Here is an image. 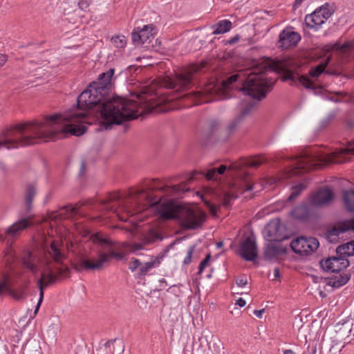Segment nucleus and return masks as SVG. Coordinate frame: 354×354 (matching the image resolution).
Instances as JSON below:
<instances>
[{
	"label": "nucleus",
	"instance_id": "3c124183",
	"mask_svg": "<svg viewBox=\"0 0 354 354\" xmlns=\"http://www.w3.org/2000/svg\"><path fill=\"white\" fill-rule=\"evenodd\" d=\"M10 294L12 296V297L14 299H15L16 300H21L24 297V293H22V292H17L16 291H12Z\"/></svg>",
	"mask_w": 354,
	"mask_h": 354
},
{
	"label": "nucleus",
	"instance_id": "f704fd0d",
	"mask_svg": "<svg viewBox=\"0 0 354 354\" xmlns=\"http://www.w3.org/2000/svg\"><path fill=\"white\" fill-rule=\"evenodd\" d=\"M349 280V277L346 275L340 274L339 277H336L333 281H330V284L334 288H339L344 286Z\"/></svg>",
	"mask_w": 354,
	"mask_h": 354
},
{
	"label": "nucleus",
	"instance_id": "f03ea898",
	"mask_svg": "<svg viewBox=\"0 0 354 354\" xmlns=\"http://www.w3.org/2000/svg\"><path fill=\"white\" fill-rule=\"evenodd\" d=\"M102 205L106 210L116 214L124 222L129 216L151 209L164 220L178 219L180 224L187 230L200 227L206 216L205 213L199 209L183 207L174 201L158 200L149 192L144 189L131 193L125 198H122L119 194H112L102 201Z\"/></svg>",
	"mask_w": 354,
	"mask_h": 354
},
{
	"label": "nucleus",
	"instance_id": "1a4fd4ad",
	"mask_svg": "<svg viewBox=\"0 0 354 354\" xmlns=\"http://www.w3.org/2000/svg\"><path fill=\"white\" fill-rule=\"evenodd\" d=\"M198 70L197 66H193L182 74L176 75L169 82L168 87L176 91H185L191 87L194 82V73Z\"/></svg>",
	"mask_w": 354,
	"mask_h": 354
},
{
	"label": "nucleus",
	"instance_id": "ddd939ff",
	"mask_svg": "<svg viewBox=\"0 0 354 354\" xmlns=\"http://www.w3.org/2000/svg\"><path fill=\"white\" fill-rule=\"evenodd\" d=\"M301 40V36L290 28L283 30L279 34V47L287 49L295 46Z\"/></svg>",
	"mask_w": 354,
	"mask_h": 354
},
{
	"label": "nucleus",
	"instance_id": "7ed1b4c3",
	"mask_svg": "<svg viewBox=\"0 0 354 354\" xmlns=\"http://www.w3.org/2000/svg\"><path fill=\"white\" fill-rule=\"evenodd\" d=\"M59 241H52L50 246H46L44 251L39 254H35L30 251L24 253L21 261L24 266L33 274L40 273L37 281L39 288V298L35 310L37 313L44 298V290L46 287L54 283L58 277H65L68 273V269L64 266H55L51 259L55 263L59 264L64 259V254L61 252Z\"/></svg>",
	"mask_w": 354,
	"mask_h": 354
},
{
	"label": "nucleus",
	"instance_id": "a18cd8bd",
	"mask_svg": "<svg viewBox=\"0 0 354 354\" xmlns=\"http://www.w3.org/2000/svg\"><path fill=\"white\" fill-rule=\"evenodd\" d=\"M262 162L259 159H250L245 164L252 167H258L261 165Z\"/></svg>",
	"mask_w": 354,
	"mask_h": 354
},
{
	"label": "nucleus",
	"instance_id": "09e8293b",
	"mask_svg": "<svg viewBox=\"0 0 354 354\" xmlns=\"http://www.w3.org/2000/svg\"><path fill=\"white\" fill-rule=\"evenodd\" d=\"M201 198H203V200L204 201V202L205 203L207 206L209 207L210 212L212 214H216V212L217 211V207L215 205L211 204L209 201H205L202 196H201Z\"/></svg>",
	"mask_w": 354,
	"mask_h": 354
},
{
	"label": "nucleus",
	"instance_id": "79ce46f5",
	"mask_svg": "<svg viewBox=\"0 0 354 354\" xmlns=\"http://www.w3.org/2000/svg\"><path fill=\"white\" fill-rule=\"evenodd\" d=\"M236 197H237V196L234 195V194H231V193L225 194L224 198H223V205H225V206L229 205L230 203V201Z\"/></svg>",
	"mask_w": 354,
	"mask_h": 354
},
{
	"label": "nucleus",
	"instance_id": "6e6552de",
	"mask_svg": "<svg viewBox=\"0 0 354 354\" xmlns=\"http://www.w3.org/2000/svg\"><path fill=\"white\" fill-rule=\"evenodd\" d=\"M220 89L221 86L212 82L205 84L201 90L191 92L185 96H190L196 103H206L216 100Z\"/></svg>",
	"mask_w": 354,
	"mask_h": 354
},
{
	"label": "nucleus",
	"instance_id": "e433bc0d",
	"mask_svg": "<svg viewBox=\"0 0 354 354\" xmlns=\"http://www.w3.org/2000/svg\"><path fill=\"white\" fill-rule=\"evenodd\" d=\"M325 66L324 64H320L311 68L309 71V75L314 78L318 77L324 71Z\"/></svg>",
	"mask_w": 354,
	"mask_h": 354
},
{
	"label": "nucleus",
	"instance_id": "393cba45",
	"mask_svg": "<svg viewBox=\"0 0 354 354\" xmlns=\"http://www.w3.org/2000/svg\"><path fill=\"white\" fill-rule=\"evenodd\" d=\"M232 22L229 20H221L214 26L212 28L214 30L213 35L223 34L230 30L232 28Z\"/></svg>",
	"mask_w": 354,
	"mask_h": 354
},
{
	"label": "nucleus",
	"instance_id": "b1692460",
	"mask_svg": "<svg viewBox=\"0 0 354 354\" xmlns=\"http://www.w3.org/2000/svg\"><path fill=\"white\" fill-rule=\"evenodd\" d=\"M290 215L292 218L297 220H304L308 215V208L307 205L301 204L295 207L291 212Z\"/></svg>",
	"mask_w": 354,
	"mask_h": 354
},
{
	"label": "nucleus",
	"instance_id": "6e6d98bb",
	"mask_svg": "<svg viewBox=\"0 0 354 354\" xmlns=\"http://www.w3.org/2000/svg\"><path fill=\"white\" fill-rule=\"evenodd\" d=\"M265 312V309H261V310H255L254 311V314L257 317L261 318L263 315V314Z\"/></svg>",
	"mask_w": 354,
	"mask_h": 354
},
{
	"label": "nucleus",
	"instance_id": "9d476101",
	"mask_svg": "<svg viewBox=\"0 0 354 354\" xmlns=\"http://www.w3.org/2000/svg\"><path fill=\"white\" fill-rule=\"evenodd\" d=\"M239 254L243 259L249 261H253L257 258V246L253 236L247 237L241 242Z\"/></svg>",
	"mask_w": 354,
	"mask_h": 354
},
{
	"label": "nucleus",
	"instance_id": "2f4dec72",
	"mask_svg": "<svg viewBox=\"0 0 354 354\" xmlns=\"http://www.w3.org/2000/svg\"><path fill=\"white\" fill-rule=\"evenodd\" d=\"M279 253V250L275 244H270L265 250V257L268 259L277 257Z\"/></svg>",
	"mask_w": 354,
	"mask_h": 354
},
{
	"label": "nucleus",
	"instance_id": "a19ab883",
	"mask_svg": "<svg viewBox=\"0 0 354 354\" xmlns=\"http://www.w3.org/2000/svg\"><path fill=\"white\" fill-rule=\"evenodd\" d=\"M238 78V75H233L230 76L225 82H223L222 87L224 88H228L230 84L237 81Z\"/></svg>",
	"mask_w": 354,
	"mask_h": 354
},
{
	"label": "nucleus",
	"instance_id": "c85d7f7f",
	"mask_svg": "<svg viewBox=\"0 0 354 354\" xmlns=\"http://www.w3.org/2000/svg\"><path fill=\"white\" fill-rule=\"evenodd\" d=\"M225 165H221L218 169L212 168L209 169L206 173L204 174L205 176L208 180H216L217 176L219 174H223L226 170Z\"/></svg>",
	"mask_w": 354,
	"mask_h": 354
},
{
	"label": "nucleus",
	"instance_id": "603ef678",
	"mask_svg": "<svg viewBox=\"0 0 354 354\" xmlns=\"http://www.w3.org/2000/svg\"><path fill=\"white\" fill-rule=\"evenodd\" d=\"M220 126L221 123L218 120H212L210 123V127L213 131L218 129Z\"/></svg>",
	"mask_w": 354,
	"mask_h": 354
},
{
	"label": "nucleus",
	"instance_id": "bb28decb",
	"mask_svg": "<svg viewBox=\"0 0 354 354\" xmlns=\"http://www.w3.org/2000/svg\"><path fill=\"white\" fill-rule=\"evenodd\" d=\"M343 201L346 209L354 213V190H347L343 193Z\"/></svg>",
	"mask_w": 354,
	"mask_h": 354
},
{
	"label": "nucleus",
	"instance_id": "4be33fe9",
	"mask_svg": "<svg viewBox=\"0 0 354 354\" xmlns=\"http://www.w3.org/2000/svg\"><path fill=\"white\" fill-rule=\"evenodd\" d=\"M116 346L120 353L124 352V346L122 342H117L116 340H109L99 348L97 354H113Z\"/></svg>",
	"mask_w": 354,
	"mask_h": 354
},
{
	"label": "nucleus",
	"instance_id": "2eb2a0df",
	"mask_svg": "<svg viewBox=\"0 0 354 354\" xmlns=\"http://www.w3.org/2000/svg\"><path fill=\"white\" fill-rule=\"evenodd\" d=\"M334 198L331 189L324 187L319 189L310 198L311 203L315 206H323L329 204Z\"/></svg>",
	"mask_w": 354,
	"mask_h": 354
},
{
	"label": "nucleus",
	"instance_id": "5fc2aeb1",
	"mask_svg": "<svg viewBox=\"0 0 354 354\" xmlns=\"http://www.w3.org/2000/svg\"><path fill=\"white\" fill-rule=\"evenodd\" d=\"M7 290H8V285L7 282L3 281L0 283V295Z\"/></svg>",
	"mask_w": 354,
	"mask_h": 354
},
{
	"label": "nucleus",
	"instance_id": "a878e982",
	"mask_svg": "<svg viewBox=\"0 0 354 354\" xmlns=\"http://www.w3.org/2000/svg\"><path fill=\"white\" fill-rule=\"evenodd\" d=\"M161 259V257H153L151 261L146 262L144 265H142L139 270L140 275H146L150 270L158 267L160 264Z\"/></svg>",
	"mask_w": 354,
	"mask_h": 354
},
{
	"label": "nucleus",
	"instance_id": "cd10ccee",
	"mask_svg": "<svg viewBox=\"0 0 354 354\" xmlns=\"http://www.w3.org/2000/svg\"><path fill=\"white\" fill-rule=\"evenodd\" d=\"M253 185L251 184V181L247 174H244L243 179L240 180L237 184V192L239 194H243L245 192L252 190Z\"/></svg>",
	"mask_w": 354,
	"mask_h": 354
},
{
	"label": "nucleus",
	"instance_id": "c9c22d12",
	"mask_svg": "<svg viewBox=\"0 0 354 354\" xmlns=\"http://www.w3.org/2000/svg\"><path fill=\"white\" fill-rule=\"evenodd\" d=\"M111 41L114 46L118 48H124L127 44L126 39L124 36L122 35L113 37L111 38Z\"/></svg>",
	"mask_w": 354,
	"mask_h": 354
},
{
	"label": "nucleus",
	"instance_id": "de8ad7c7",
	"mask_svg": "<svg viewBox=\"0 0 354 354\" xmlns=\"http://www.w3.org/2000/svg\"><path fill=\"white\" fill-rule=\"evenodd\" d=\"M236 283L239 287H243L248 283V280L245 277H241L236 280Z\"/></svg>",
	"mask_w": 354,
	"mask_h": 354
},
{
	"label": "nucleus",
	"instance_id": "680f3d73",
	"mask_svg": "<svg viewBox=\"0 0 354 354\" xmlns=\"http://www.w3.org/2000/svg\"><path fill=\"white\" fill-rule=\"evenodd\" d=\"M86 169V164L84 161H82L81 162V168H80V172L81 174H83Z\"/></svg>",
	"mask_w": 354,
	"mask_h": 354
},
{
	"label": "nucleus",
	"instance_id": "5701e85b",
	"mask_svg": "<svg viewBox=\"0 0 354 354\" xmlns=\"http://www.w3.org/2000/svg\"><path fill=\"white\" fill-rule=\"evenodd\" d=\"M324 23L325 21L316 10L305 17V24L307 27L310 28L318 29Z\"/></svg>",
	"mask_w": 354,
	"mask_h": 354
},
{
	"label": "nucleus",
	"instance_id": "a211bd4d",
	"mask_svg": "<svg viewBox=\"0 0 354 354\" xmlns=\"http://www.w3.org/2000/svg\"><path fill=\"white\" fill-rule=\"evenodd\" d=\"M79 205L72 206L71 205H66L60 208L57 212L54 213L52 218L54 219H65L73 218L77 216L79 213Z\"/></svg>",
	"mask_w": 354,
	"mask_h": 354
},
{
	"label": "nucleus",
	"instance_id": "39448f33",
	"mask_svg": "<svg viewBox=\"0 0 354 354\" xmlns=\"http://www.w3.org/2000/svg\"><path fill=\"white\" fill-rule=\"evenodd\" d=\"M346 155L354 156V147L335 149L330 153L309 155L295 160L294 167L290 169L286 175L287 178L300 175L301 173L313 169L322 167L329 163H343L348 160Z\"/></svg>",
	"mask_w": 354,
	"mask_h": 354
},
{
	"label": "nucleus",
	"instance_id": "c756f323",
	"mask_svg": "<svg viewBox=\"0 0 354 354\" xmlns=\"http://www.w3.org/2000/svg\"><path fill=\"white\" fill-rule=\"evenodd\" d=\"M36 194V189L33 185H28L26 188L25 200L28 210L30 209L33 198Z\"/></svg>",
	"mask_w": 354,
	"mask_h": 354
},
{
	"label": "nucleus",
	"instance_id": "bf43d9fd",
	"mask_svg": "<svg viewBox=\"0 0 354 354\" xmlns=\"http://www.w3.org/2000/svg\"><path fill=\"white\" fill-rule=\"evenodd\" d=\"M7 57L4 54H0V64L3 65L6 62Z\"/></svg>",
	"mask_w": 354,
	"mask_h": 354
},
{
	"label": "nucleus",
	"instance_id": "4c0bfd02",
	"mask_svg": "<svg viewBox=\"0 0 354 354\" xmlns=\"http://www.w3.org/2000/svg\"><path fill=\"white\" fill-rule=\"evenodd\" d=\"M171 192L179 194L180 192H186L189 191V188L185 187V185L180 184L174 185L169 188Z\"/></svg>",
	"mask_w": 354,
	"mask_h": 354
},
{
	"label": "nucleus",
	"instance_id": "ea45409f",
	"mask_svg": "<svg viewBox=\"0 0 354 354\" xmlns=\"http://www.w3.org/2000/svg\"><path fill=\"white\" fill-rule=\"evenodd\" d=\"M142 263L140 260L136 259H132V261L129 263V268L132 271H135L138 268H140Z\"/></svg>",
	"mask_w": 354,
	"mask_h": 354
},
{
	"label": "nucleus",
	"instance_id": "6ab92c4d",
	"mask_svg": "<svg viewBox=\"0 0 354 354\" xmlns=\"http://www.w3.org/2000/svg\"><path fill=\"white\" fill-rule=\"evenodd\" d=\"M32 225V221L30 218H24L15 223H13L6 231V234L10 237H14L19 235L21 231L26 229Z\"/></svg>",
	"mask_w": 354,
	"mask_h": 354
},
{
	"label": "nucleus",
	"instance_id": "c03bdc74",
	"mask_svg": "<svg viewBox=\"0 0 354 354\" xmlns=\"http://www.w3.org/2000/svg\"><path fill=\"white\" fill-rule=\"evenodd\" d=\"M194 250V246H190L187 250V254L186 257L184 259L183 263L186 265L190 263L192 260V257Z\"/></svg>",
	"mask_w": 354,
	"mask_h": 354
},
{
	"label": "nucleus",
	"instance_id": "4d7b16f0",
	"mask_svg": "<svg viewBox=\"0 0 354 354\" xmlns=\"http://www.w3.org/2000/svg\"><path fill=\"white\" fill-rule=\"evenodd\" d=\"M236 305L239 306L240 307H243L245 306L246 302L243 298H239L236 300Z\"/></svg>",
	"mask_w": 354,
	"mask_h": 354
},
{
	"label": "nucleus",
	"instance_id": "0eeeda50",
	"mask_svg": "<svg viewBox=\"0 0 354 354\" xmlns=\"http://www.w3.org/2000/svg\"><path fill=\"white\" fill-rule=\"evenodd\" d=\"M319 245L318 240L314 237H297L290 243L292 250L301 256L312 254L318 248Z\"/></svg>",
	"mask_w": 354,
	"mask_h": 354
},
{
	"label": "nucleus",
	"instance_id": "0e129e2a",
	"mask_svg": "<svg viewBox=\"0 0 354 354\" xmlns=\"http://www.w3.org/2000/svg\"><path fill=\"white\" fill-rule=\"evenodd\" d=\"M151 189H163V188H158L156 187H154L153 185L151 186Z\"/></svg>",
	"mask_w": 354,
	"mask_h": 354
},
{
	"label": "nucleus",
	"instance_id": "aec40b11",
	"mask_svg": "<svg viewBox=\"0 0 354 354\" xmlns=\"http://www.w3.org/2000/svg\"><path fill=\"white\" fill-rule=\"evenodd\" d=\"M283 80H291L293 82L297 81L307 88H314L313 82L307 75H300L299 74H295L290 70L285 71Z\"/></svg>",
	"mask_w": 354,
	"mask_h": 354
},
{
	"label": "nucleus",
	"instance_id": "49530a36",
	"mask_svg": "<svg viewBox=\"0 0 354 354\" xmlns=\"http://www.w3.org/2000/svg\"><path fill=\"white\" fill-rule=\"evenodd\" d=\"M90 3L89 0H80L78 6L82 10L86 11L90 6Z\"/></svg>",
	"mask_w": 354,
	"mask_h": 354
},
{
	"label": "nucleus",
	"instance_id": "13d9d810",
	"mask_svg": "<svg viewBox=\"0 0 354 354\" xmlns=\"http://www.w3.org/2000/svg\"><path fill=\"white\" fill-rule=\"evenodd\" d=\"M280 278V271L278 268H275L274 270V278L272 280L279 279Z\"/></svg>",
	"mask_w": 354,
	"mask_h": 354
},
{
	"label": "nucleus",
	"instance_id": "774afa93",
	"mask_svg": "<svg viewBox=\"0 0 354 354\" xmlns=\"http://www.w3.org/2000/svg\"><path fill=\"white\" fill-rule=\"evenodd\" d=\"M207 277H208V278H210V277H211V274H209L207 275Z\"/></svg>",
	"mask_w": 354,
	"mask_h": 354
},
{
	"label": "nucleus",
	"instance_id": "9b49d317",
	"mask_svg": "<svg viewBox=\"0 0 354 354\" xmlns=\"http://www.w3.org/2000/svg\"><path fill=\"white\" fill-rule=\"evenodd\" d=\"M156 31L153 25H146L142 28H137L131 33L132 41L136 44H143L150 42L154 37Z\"/></svg>",
	"mask_w": 354,
	"mask_h": 354
},
{
	"label": "nucleus",
	"instance_id": "8fccbe9b",
	"mask_svg": "<svg viewBox=\"0 0 354 354\" xmlns=\"http://www.w3.org/2000/svg\"><path fill=\"white\" fill-rule=\"evenodd\" d=\"M14 253L11 249L8 250L7 254H6V261L8 263H12L14 260Z\"/></svg>",
	"mask_w": 354,
	"mask_h": 354
},
{
	"label": "nucleus",
	"instance_id": "412c9836",
	"mask_svg": "<svg viewBox=\"0 0 354 354\" xmlns=\"http://www.w3.org/2000/svg\"><path fill=\"white\" fill-rule=\"evenodd\" d=\"M337 333L339 338L346 339L351 335L354 336V319H348L342 324H337Z\"/></svg>",
	"mask_w": 354,
	"mask_h": 354
},
{
	"label": "nucleus",
	"instance_id": "473e14b6",
	"mask_svg": "<svg viewBox=\"0 0 354 354\" xmlns=\"http://www.w3.org/2000/svg\"><path fill=\"white\" fill-rule=\"evenodd\" d=\"M315 10L317 11V13L321 15L322 19H323L324 21H326L332 15V11L329 8L328 3L324 4Z\"/></svg>",
	"mask_w": 354,
	"mask_h": 354
},
{
	"label": "nucleus",
	"instance_id": "e2e57ef3",
	"mask_svg": "<svg viewBox=\"0 0 354 354\" xmlns=\"http://www.w3.org/2000/svg\"><path fill=\"white\" fill-rule=\"evenodd\" d=\"M283 354H295V353L290 349H286L283 351Z\"/></svg>",
	"mask_w": 354,
	"mask_h": 354
},
{
	"label": "nucleus",
	"instance_id": "72a5a7b5",
	"mask_svg": "<svg viewBox=\"0 0 354 354\" xmlns=\"http://www.w3.org/2000/svg\"><path fill=\"white\" fill-rule=\"evenodd\" d=\"M341 250H343L344 254L348 256H354V240L342 246H339L337 251L339 252Z\"/></svg>",
	"mask_w": 354,
	"mask_h": 354
},
{
	"label": "nucleus",
	"instance_id": "7c9ffc66",
	"mask_svg": "<svg viewBox=\"0 0 354 354\" xmlns=\"http://www.w3.org/2000/svg\"><path fill=\"white\" fill-rule=\"evenodd\" d=\"M306 183L304 182L300 183L295 186H293L291 189V194L288 198V200L292 201L295 200L302 192L306 188Z\"/></svg>",
	"mask_w": 354,
	"mask_h": 354
},
{
	"label": "nucleus",
	"instance_id": "f3484780",
	"mask_svg": "<svg viewBox=\"0 0 354 354\" xmlns=\"http://www.w3.org/2000/svg\"><path fill=\"white\" fill-rule=\"evenodd\" d=\"M161 236L156 232L153 230H150L148 232V234L145 238V243H124V246L127 248L130 252H136L139 250H143L145 248V244H149L154 242L156 240H161Z\"/></svg>",
	"mask_w": 354,
	"mask_h": 354
},
{
	"label": "nucleus",
	"instance_id": "20e7f679",
	"mask_svg": "<svg viewBox=\"0 0 354 354\" xmlns=\"http://www.w3.org/2000/svg\"><path fill=\"white\" fill-rule=\"evenodd\" d=\"M268 71H272L270 65L265 66L264 71H261L259 74L252 73L243 84L241 90L245 95V98L241 104L240 113L226 128L229 133H232L238 127L243 119L250 113L256 102L264 98L270 89L272 82L268 83L263 74L264 72Z\"/></svg>",
	"mask_w": 354,
	"mask_h": 354
},
{
	"label": "nucleus",
	"instance_id": "dca6fc26",
	"mask_svg": "<svg viewBox=\"0 0 354 354\" xmlns=\"http://www.w3.org/2000/svg\"><path fill=\"white\" fill-rule=\"evenodd\" d=\"M349 230H354V218L345 221L329 230L327 232L326 238L330 242H335L341 234Z\"/></svg>",
	"mask_w": 354,
	"mask_h": 354
},
{
	"label": "nucleus",
	"instance_id": "864d4df0",
	"mask_svg": "<svg viewBox=\"0 0 354 354\" xmlns=\"http://www.w3.org/2000/svg\"><path fill=\"white\" fill-rule=\"evenodd\" d=\"M239 39H240V37H239V35H235L234 37L230 38V39L227 40L225 43L227 44L232 45V44L236 43Z\"/></svg>",
	"mask_w": 354,
	"mask_h": 354
},
{
	"label": "nucleus",
	"instance_id": "f257e3e1",
	"mask_svg": "<svg viewBox=\"0 0 354 354\" xmlns=\"http://www.w3.org/2000/svg\"><path fill=\"white\" fill-rule=\"evenodd\" d=\"M114 69L100 75L97 82L91 84L77 97V106L64 113L46 117L41 122L19 124L0 133V148L8 149L26 147L39 140L48 142L68 135L80 136L91 124L95 113L102 118L100 129H111L113 124L137 118L143 111L142 106L132 100L120 97L109 98L112 88Z\"/></svg>",
	"mask_w": 354,
	"mask_h": 354
},
{
	"label": "nucleus",
	"instance_id": "f8f14e48",
	"mask_svg": "<svg viewBox=\"0 0 354 354\" xmlns=\"http://www.w3.org/2000/svg\"><path fill=\"white\" fill-rule=\"evenodd\" d=\"M320 265L327 272H339L349 266V262L345 258L333 257L322 260Z\"/></svg>",
	"mask_w": 354,
	"mask_h": 354
},
{
	"label": "nucleus",
	"instance_id": "69168bd1",
	"mask_svg": "<svg viewBox=\"0 0 354 354\" xmlns=\"http://www.w3.org/2000/svg\"><path fill=\"white\" fill-rule=\"evenodd\" d=\"M222 246H223V243H222V242H218V243H217V247H218V248H221Z\"/></svg>",
	"mask_w": 354,
	"mask_h": 354
},
{
	"label": "nucleus",
	"instance_id": "58836bf2",
	"mask_svg": "<svg viewBox=\"0 0 354 354\" xmlns=\"http://www.w3.org/2000/svg\"><path fill=\"white\" fill-rule=\"evenodd\" d=\"M352 47V43L351 41H346L343 44H335L333 46V48L335 50H346L347 49H349Z\"/></svg>",
	"mask_w": 354,
	"mask_h": 354
},
{
	"label": "nucleus",
	"instance_id": "4468645a",
	"mask_svg": "<svg viewBox=\"0 0 354 354\" xmlns=\"http://www.w3.org/2000/svg\"><path fill=\"white\" fill-rule=\"evenodd\" d=\"M91 240L94 244H97L100 247L106 248V250H104V251L106 252V254L108 257V262L111 258L118 259H122L123 255L122 253L115 252L113 250L112 248L114 243L111 239L102 238L99 234H95L91 236Z\"/></svg>",
	"mask_w": 354,
	"mask_h": 354
},
{
	"label": "nucleus",
	"instance_id": "338daca9",
	"mask_svg": "<svg viewBox=\"0 0 354 354\" xmlns=\"http://www.w3.org/2000/svg\"><path fill=\"white\" fill-rule=\"evenodd\" d=\"M0 240H3V236L1 234H0Z\"/></svg>",
	"mask_w": 354,
	"mask_h": 354
},
{
	"label": "nucleus",
	"instance_id": "37998d69",
	"mask_svg": "<svg viewBox=\"0 0 354 354\" xmlns=\"http://www.w3.org/2000/svg\"><path fill=\"white\" fill-rule=\"evenodd\" d=\"M210 258H211V255H210V254H207V255L206 256L205 259H203V260L201 262V263H200V265H199L198 274H201V273L203 272V270H204V268H206V267L207 266V265H208V263H209V261Z\"/></svg>",
	"mask_w": 354,
	"mask_h": 354
},
{
	"label": "nucleus",
	"instance_id": "052dcab7",
	"mask_svg": "<svg viewBox=\"0 0 354 354\" xmlns=\"http://www.w3.org/2000/svg\"><path fill=\"white\" fill-rule=\"evenodd\" d=\"M304 0H295L293 4V9L296 10L303 2Z\"/></svg>",
	"mask_w": 354,
	"mask_h": 354
},
{
	"label": "nucleus",
	"instance_id": "423d86ee",
	"mask_svg": "<svg viewBox=\"0 0 354 354\" xmlns=\"http://www.w3.org/2000/svg\"><path fill=\"white\" fill-rule=\"evenodd\" d=\"M104 250H106V248L100 247V250L96 254L82 256L76 265V269L79 271L104 269L108 263V257Z\"/></svg>",
	"mask_w": 354,
	"mask_h": 354
}]
</instances>
